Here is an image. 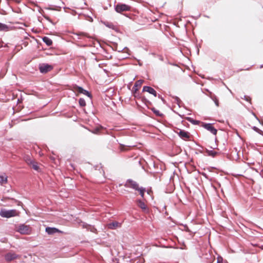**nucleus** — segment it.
<instances>
[{
	"mask_svg": "<svg viewBox=\"0 0 263 263\" xmlns=\"http://www.w3.org/2000/svg\"><path fill=\"white\" fill-rule=\"evenodd\" d=\"M19 212L16 210H6L2 209L0 211V216L2 217L10 218L18 216Z\"/></svg>",
	"mask_w": 263,
	"mask_h": 263,
	"instance_id": "nucleus-1",
	"label": "nucleus"
},
{
	"mask_svg": "<svg viewBox=\"0 0 263 263\" xmlns=\"http://www.w3.org/2000/svg\"><path fill=\"white\" fill-rule=\"evenodd\" d=\"M135 145H126L122 144L119 145V149L121 152H127L130 151L133 147H135Z\"/></svg>",
	"mask_w": 263,
	"mask_h": 263,
	"instance_id": "nucleus-8",
	"label": "nucleus"
},
{
	"mask_svg": "<svg viewBox=\"0 0 263 263\" xmlns=\"http://www.w3.org/2000/svg\"><path fill=\"white\" fill-rule=\"evenodd\" d=\"M16 231L21 234L29 235L31 233L32 228L28 225L22 224L16 228Z\"/></svg>",
	"mask_w": 263,
	"mask_h": 263,
	"instance_id": "nucleus-2",
	"label": "nucleus"
},
{
	"mask_svg": "<svg viewBox=\"0 0 263 263\" xmlns=\"http://www.w3.org/2000/svg\"><path fill=\"white\" fill-rule=\"evenodd\" d=\"M179 137L184 140H187L190 138V134L183 130L180 129L179 132H177Z\"/></svg>",
	"mask_w": 263,
	"mask_h": 263,
	"instance_id": "nucleus-7",
	"label": "nucleus"
},
{
	"mask_svg": "<svg viewBox=\"0 0 263 263\" xmlns=\"http://www.w3.org/2000/svg\"><path fill=\"white\" fill-rule=\"evenodd\" d=\"M143 91H146L151 94L153 95L155 97L157 96L156 91L154 88L149 86H144L143 88Z\"/></svg>",
	"mask_w": 263,
	"mask_h": 263,
	"instance_id": "nucleus-11",
	"label": "nucleus"
},
{
	"mask_svg": "<svg viewBox=\"0 0 263 263\" xmlns=\"http://www.w3.org/2000/svg\"><path fill=\"white\" fill-rule=\"evenodd\" d=\"M143 83H144V80H139L135 82L134 86L133 87V89L137 88L138 89H139L141 88V87Z\"/></svg>",
	"mask_w": 263,
	"mask_h": 263,
	"instance_id": "nucleus-15",
	"label": "nucleus"
},
{
	"mask_svg": "<svg viewBox=\"0 0 263 263\" xmlns=\"http://www.w3.org/2000/svg\"><path fill=\"white\" fill-rule=\"evenodd\" d=\"M73 88L75 91H78L79 93L84 94L89 97L90 96V94L88 91H87L86 90H84L81 87L75 86L73 87Z\"/></svg>",
	"mask_w": 263,
	"mask_h": 263,
	"instance_id": "nucleus-10",
	"label": "nucleus"
},
{
	"mask_svg": "<svg viewBox=\"0 0 263 263\" xmlns=\"http://www.w3.org/2000/svg\"><path fill=\"white\" fill-rule=\"evenodd\" d=\"M215 263H222V261L218 259Z\"/></svg>",
	"mask_w": 263,
	"mask_h": 263,
	"instance_id": "nucleus-28",
	"label": "nucleus"
},
{
	"mask_svg": "<svg viewBox=\"0 0 263 263\" xmlns=\"http://www.w3.org/2000/svg\"><path fill=\"white\" fill-rule=\"evenodd\" d=\"M51 65L47 64H43L40 65L39 69L41 73H47L52 69Z\"/></svg>",
	"mask_w": 263,
	"mask_h": 263,
	"instance_id": "nucleus-5",
	"label": "nucleus"
},
{
	"mask_svg": "<svg viewBox=\"0 0 263 263\" xmlns=\"http://www.w3.org/2000/svg\"><path fill=\"white\" fill-rule=\"evenodd\" d=\"M241 98L245 99L247 102H248L250 103H251V98L250 97L247 96H244V98Z\"/></svg>",
	"mask_w": 263,
	"mask_h": 263,
	"instance_id": "nucleus-25",
	"label": "nucleus"
},
{
	"mask_svg": "<svg viewBox=\"0 0 263 263\" xmlns=\"http://www.w3.org/2000/svg\"><path fill=\"white\" fill-rule=\"evenodd\" d=\"M216 104L217 106L218 105V102H216Z\"/></svg>",
	"mask_w": 263,
	"mask_h": 263,
	"instance_id": "nucleus-29",
	"label": "nucleus"
},
{
	"mask_svg": "<svg viewBox=\"0 0 263 263\" xmlns=\"http://www.w3.org/2000/svg\"><path fill=\"white\" fill-rule=\"evenodd\" d=\"M16 258V255L14 253H8L5 255V259L7 261H11Z\"/></svg>",
	"mask_w": 263,
	"mask_h": 263,
	"instance_id": "nucleus-14",
	"label": "nucleus"
},
{
	"mask_svg": "<svg viewBox=\"0 0 263 263\" xmlns=\"http://www.w3.org/2000/svg\"><path fill=\"white\" fill-rule=\"evenodd\" d=\"M124 186L126 187L132 188L136 191H137L139 189V184L137 182L132 179L127 180L124 184Z\"/></svg>",
	"mask_w": 263,
	"mask_h": 263,
	"instance_id": "nucleus-4",
	"label": "nucleus"
},
{
	"mask_svg": "<svg viewBox=\"0 0 263 263\" xmlns=\"http://www.w3.org/2000/svg\"><path fill=\"white\" fill-rule=\"evenodd\" d=\"M138 91H139V89H138L137 88L133 89V96H134V97L135 98H139L140 97V94H139Z\"/></svg>",
	"mask_w": 263,
	"mask_h": 263,
	"instance_id": "nucleus-21",
	"label": "nucleus"
},
{
	"mask_svg": "<svg viewBox=\"0 0 263 263\" xmlns=\"http://www.w3.org/2000/svg\"><path fill=\"white\" fill-rule=\"evenodd\" d=\"M206 152H207L208 155L211 156L213 157H214L217 154V153L213 151H207Z\"/></svg>",
	"mask_w": 263,
	"mask_h": 263,
	"instance_id": "nucleus-24",
	"label": "nucleus"
},
{
	"mask_svg": "<svg viewBox=\"0 0 263 263\" xmlns=\"http://www.w3.org/2000/svg\"><path fill=\"white\" fill-rule=\"evenodd\" d=\"M46 232L48 234H53L55 233H63L61 231L55 228L47 227L46 228Z\"/></svg>",
	"mask_w": 263,
	"mask_h": 263,
	"instance_id": "nucleus-12",
	"label": "nucleus"
},
{
	"mask_svg": "<svg viewBox=\"0 0 263 263\" xmlns=\"http://www.w3.org/2000/svg\"><path fill=\"white\" fill-rule=\"evenodd\" d=\"M108 229H116L117 228H120L121 226V224L117 221H113L107 224Z\"/></svg>",
	"mask_w": 263,
	"mask_h": 263,
	"instance_id": "nucleus-9",
	"label": "nucleus"
},
{
	"mask_svg": "<svg viewBox=\"0 0 263 263\" xmlns=\"http://www.w3.org/2000/svg\"><path fill=\"white\" fill-rule=\"evenodd\" d=\"M77 34L79 35H84V36L87 35V34L86 33H84V32H79V33H77Z\"/></svg>",
	"mask_w": 263,
	"mask_h": 263,
	"instance_id": "nucleus-27",
	"label": "nucleus"
},
{
	"mask_svg": "<svg viewBox=\"0 0 263 263\" xmlns=\"http://www.w3.org/2000/svg\"><path fill=\"white\" fill-rule=\"evenodd\" d=\"M30 166L37 172H40L41 171L39 163L35 161L31 163V165Z\"/></svg>",
	"mask_w": 263,
	"mask_h": 263,
	"instance_id": "nucleus-16",
	"label": "nucleus"
},
{
	"mask_svg": "<svg viewBox=\"0 0 263 263\" xmlns=\"http://www.w3.org/2000/svg\"><path fill=\"white\" fill-rule=\"evenodd\" d=\"M130 7L124 4H118L115 7V10L118 13H121L124 11L130 10Z\"/></svg>",
	"mask_w": 263,
	"mask_h": 263,
	"instance_id": "nucleus-3",
	"label": "nucleus"
},
{
	"mask_svg": "<svg viewBox=\"0 0 263 263\" xmlns=\"http://www.w3.org/2000/svg\"><path fill=\"white\" fill-rule=\"evenodd\" d=\"M24 159L29 166H31V163H32V162L34 161V160L32 159L28 155L25 156L24 158Z\"/></svg>",
	"mask_w": 263,
	"mask_h": 263,
	"instance_id": "nucleus-17",
	"label": "nucleus"
},
{
	"mask_svg": "<svg viewBox=\"0 0 263 263\" xmlns=\"http://www.w3.org/2000/svg\"><path fill=\"white\" fill-rule=\"evenodd\" d=\"M102 128H103V127H102V126H101L100 127H99V128H96L95 129V133H96V134L98 133L99 132V131H100V130L101 129H102Z\"/></svg>",
	"mask_w": 263,
	"mask_h": 263,
	"instance_id": "nucleus-26",
	"label": "nucleus"
},
{
	"mask_svg": "<svg viewBox=\"0 0 263 263\" xmlns=\"http://www.w3.org/2000/svg\"><path fill=\"white\" fill-rule=\"evenodd\" d=\"M139 192L140 195L141 196L142 198L144 197V193L145 192V189L143 187H139V189L137 190Z\"/></svg>",
	"mask_w": 263,
	"mask_h": 263,
	"instance_id": "nucleus-22",
	"label": "nucleus"
},
{
	"mask_svg": "<svg viewBox=\"0 0 263 263\" xmlns=\"http://www.w3.org/2000/svg\"><path fill=\"white\" fill-rule=\"evenodd\" d=\"M43 42L48 46H51L52 44V40L47 36H44L43 38Z\"/></svg>",
	"mask_w": 263,
	"mask_h": 263,
	"instance_id": "nucleus-18",
	"label": "nucleus"
},
{
	"mask_svg": "<svg viewBox=\"0 0 263 263\" xmlns=\"http://www.w3.org/2000/svg\"><path fill=\"white\" fill-rule=\"evenodd\" d=\"M137 202L138 206L139 208H140L142 210H143L144 211H146L147 210V207L143 201L140 200H137Z\"/></svg>",
	"mask_w": 263,
	"mask_h": 263,
	"instance_id": "nucleus-13",
	"label": "nucleus"
},
{
	"mask_svg": "<svg viewBox=\"0 0 263 263\" xmlns=\"http://www.w3.org/2000/svg\"><path fill=\"white\" fill-rule=\"evenodd\" d=\"M202 126L213 134L215 135H216L217 130L212 124L205 123L202 125Z\"/></svg>",
	"mask_w": 263,
	"mask_h": 263,
	"instance_id": "nucleus-6",
	"label": "nucleus"
},
{
	"mask_svg": "<svg viewBox=\"0 0 263 263\" xmlns=\"http://www.w3.org/2000/svg\"><path fill=\"white\" fill-rule=\"evenodd\" d=\"M7 177L6 176L0 175V184L3 185L7 183Z\"/></svg>",
	"mask_w": 263,
	"mask_h": 263,
	"instance_id": "nucleus-20",
	"label": "nucleus"
},
{
	"mask_svg": "<svg viewBox=\"0 0 263 263\" xmlns=\"http://www.w3.org/2000/svg\"><path fill=\"white\" fill-rule=\"evenodd\" d=\"M9 30V27L7 25L0 23V31H7Z\"/></svg>",
	"mask_w": 263,
	"mask_h": 263,
	"instance_id": "nucleus-19",
	"label": "nucleus"
},
{
	"mask_svg": "<svg viewBox=\"0 0 263 263\" xmlns=\"http://www.w3.org/2000/svg\"><path fill=\"white\" fill-rule=\"evenodd\" d=\"M79 104L81 106L84 107L86 106V102L84 99L81 98L79 101Z\"/></svg>",
	"mask_w": 263,
	"mask_h": 263,
	"instance_id": "nucleus-23",
	"label": "nucleus"
}]
</instances>
